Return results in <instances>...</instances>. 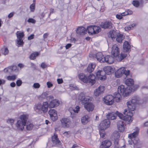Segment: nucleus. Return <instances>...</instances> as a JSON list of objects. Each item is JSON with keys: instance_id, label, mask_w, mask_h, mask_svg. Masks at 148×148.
I'll return each instance as SVG.
<instances>
[{"instance_id": "f257e3e1", "label": "nucleus", "mask_w": 148, "mask_h": 148, "mask_svg": "<svg viewBox=\"0 0 148 148\" xmlns=\"http://www.w3.org/2000/svg\"><path fill=\"white\" fill-rule=\"evenodd\" d=\"M139 97L137 96H135L131 100L127 103L128 109H125L123 113L125 115L123 117V120L128 123H130L132 121L133 118L132 116L133 113L132 112L135 110L136 104L139 103Z\"/></svg>"}, {"instance_id": "f03ea898", "label": "nucleus", "mask_w": 148, "mask_h": 148, "mask_svg": "<svg viewBox=\"0 0 148 148\" xmlns=\"http://www.w3.org/2000/svg\"><path fill=\"white\" fill-rule=\"evenodd\" d=\"M42 97L46 98L49 102V108H53L58 106L60 104L59 101L56 99H54V97L52 95L47 96V94L46 92H44L41 95Z\"/></svg>"}, {"instance_id": "7ed1b4c3", "label": "nucleus", "mask_w": 148, "mask_h": 148, "mask_svg": "<svg viewBox=\"0 0 148 148\" xmlns=\"http://www.w3.org/2000/svg\"><path fill=\"white\" fill-rule=\"evenodd\" d=\"M135 130V131L133 133L128 134V137L130 139L128 140L129 144L132 145L133 144L134 145H135L138 142V139L136 138V137L138 135L139 129L138 127H136Z\"/></svg>"}, {"instance_id": "20e7f679", "label": "nucleus", "mask_w": 148, "mask_h": 148, "mask_svg": "<svg viewBox=\"0 0 148 148\" xmlns=\"http://www.w3.org/2000/svg\"><path fill=\"white\" fill-rule=\"evenodd\" d=\"M27 118V115L23 114L20 116V120L17 121L16 124V126L18 130L22 131L24 129Z\"/></svg>"}, {"instance_id": "39448f33", "label": "nucleus", "mask_w": 148, "mask_h": 148, "mask_svg": "<svg viewBox=\"0 0 148 148\" xmlns=\"http://www.w3.org/2000/svg\"><path fill=\"white\" fill-rule=\"evenodd\" d=\"M49 108V104L47 102H43L42 104H38L37 105L35 111L38 114H41L42 113L46 112L48 110V108Z\"/></svg>"}, {"instance_id": "423d86ee", "label": "nucleus", "mask_w": 148, "mask_h": 148, "mask_svg": "<svg viewBox=\"0 0 148 148\" xmlns=\"http://www.w3.org/2000/svg\"><path fill=\"white\" fill-rule=\"evenodd\" d=\"M132 91V88L130 87H125L123 85L119 86L118 91L123 97L127 96Z\"/></svg>"}, {"instance_id": "0eeeda50", "label": "nucleus", "mask_w": 148, "mask_h": 148, "mask_svg": "<svg viewBox=\"0 0 148 148\" xmlns=\"http://www.w3.org/2000/svg\"><path fill=\"white\" fill-rule=\"evenodd\" d=\"M115 74L116 77L117 78L121 77L123 74L127 76L130 75V71L128 70H126V68L122 67L116 71Z\"/></svg>"}, {"instance_id": "6e6552de", "label": "nucleus", "mask_w": 148, "mask_h": 148, "mask_svg": "<svg viewBox=\"0 0 148 148\" xmlns=\"http://www.w3.org/2000/svg\"><path fill=\"white\" fill-rule=\"evenodd\" d=\"M87 29L88 34L91 35L97 34L101 31V29L99 26L95 25L88 26Z\"/></svg>"}, {"instance_id": "1a4fd4ad", "label": "nucleus", "mask_w": 148, "mask_h": 148, "mask_svg": "<svg viewBox=\"0 0 148 148\" xmlns=\"http://www.w3.org/2000/svg\"><path fill=\"white\" fill-rule=\"evenodd\" d=\"M90 97L86 95L84 92H81L78 96V99L80 100L82 102V103L84 105L88 103L90 100Z\"/></svg>"}, {"instance_id": "9d476101", "label": "nucleus", "mask_w": 148, "mask_h": 148, "mask_svg": "<svg viewBox=\"0 0 148 148\" xmlns=\"http://www.w3.org/2000/svg\"><path fill=\"white\" fill-rule=\"evenodd\" d=\"M110 123L108 119L103 120L100 123L99 128L100 130H104L110 126Z\"/></svg>"}, {"instance_id": "9b49d317", "label": "nucleus", "mask_w": 148, "mask_h": 148, "mask_svg": "<svg viewBox=\"0 0 148 148\" xmlns=\"http://www.w3.org/2000/svg\"><path fill=\"white\" fill-rule=\"evenodd\" d=\"M103 101L106 104L111 105L114 102L113 96L111 95H107L104 97Z\"/></svg>"}, {"instance_id": "f8f14e48", "label": "nucleus", "mask_w": 148, "mask_h": 148, "mask_svg": "<svg viewBox=\"0 0 148 148\" xmlns=\"http://www.w3.org/2000/svg\"><path fill=\"white\" fill-rule=\"evenodd\" d=\"M95 73L97 78L100 80H104L106 78V76L105 75V73L104 71L98 70Z\"/></svg>"}, {"instance_id": "ddd939ff", "label": "nucleus", "mask_w": 148, "mask_h": 148, "mask_svg": "<svg viewBox=\"0 0 148 148\" xmlns=\"http://www.w3.org/2000/svg\"><path fill=\"white\" fill-rule=\"evenodd\" d=\"M60 121L62 127L64 128L68 127L71 123L70 119L66 118L62 119Z\"/></svg>"}, {"instance_id": "4468645a", "label": "nucleus", "mask_w": 148, "mask_h": 148, "mask_svg": "<svg viewBox=\"0 0 148 148\" xmlns=\"http://www.w3.org/2000/svg\"><path fill=\"white\" fill-rule=\"evenodd\" d=\"M48 114L50 116V118L53 121H55L57 120L58 117L57 112L56 110L51 109L49 111Z\"/></svg>"}, {"instance_id": "2eb2a0df", "label": "nucleus", "mask_w": 148, "mask_h": 148, "mask_svg": "<svg viewBox=\"0 0 148 148\" xmlns=\"http://www.w3.org/2000/svg\"><path fill=\"white\" fill-rule=\"evenodd\" d=\"M119 49L117 45H114L112 48L111 53L115 58L117 57L119 54Z\"/></svg>"}, {"instance_id": "dca6fc26", "label": "nucleus", "mask_w": 148, "mask_h": 148, "mask_svg": "<svg viewBox=\"0 0 148 148\" xmlns=\"http://www.w3.org/2000/svg\"><path fill=\"white\" fill-rule=\"evenodd\" d=\"M104 90V86H100L94 91V94L96 96H98L103 93Z\"/></svg>"}, {"instance_id": "f3484780", "label": "nucleus", "mask_w": 148, "mask_h": 148, "mask_svg": "<svg viewBox=\"0 0 148 148\" xmlns=\"http://www.w3.org/2000/svg\"><path fill=\"white\" fill-rule=\"evenodd\" d=\"M114 57L112 56L107 55L104 57V59H103V62H106L109 64H112L113 63L114 60Z\"/></svg>"}, {"instance_id": "a211bd4d", "label": "nucleus", "mask_w": 148, "mask_h": 148, "mask_svg": "<svg viewBox=\"0 0 148 148\" xmlns=\"http://www.w3.org/2000/svg\"><path fill=\"white\" fill-rule=\"evenodd\" d=\"M112 143L110 141L106 140L103 141L100 146V148H108L111 145Z\"/></svg>"}, {"instance_id": "6ab92c4d", "label": "nucleus", "mask_w": 148, "mask_h": 148, "mask_svg": "<svg viewBox=\"0 0 148 148\" xmlns=\"http://www.w3.org/2000/svg\"><path fill=\"white\" fill-rule=\"evenodd\" d=\"M95 76L92 74H91L87 77L88 82L91 85H93L95 82Z\"/></svg>"}, {"instance_id": "aec40b11", "label": "nucleus", "mask_w": 148, "mask_h": 148, "mask_svg": "<svg viewBox=\"0 0 148 148\" xmlns=\"http://www.w3.org/2000/svg\"><path fill=\"white\" fill-rule=\"evenodd\" d=\"M52 141L54 145H58L60 144V141L59 140L57 135L54 134L51 138Z\"/></svg>"}, {"instance_id": "412c9836", "label": "nucleus", "mask_w": 148, "mask_h": 148, "mask_svg": "<svg viewBox=\"0 0 148 148\" xmlns=\"http://www.w3.org/2000/svg\"><path fill=\"white\" fill-rule=\"evenodd\" d=\"M117 127L118 130L120 132H123L124 131L125 128L123 125V120H119L118 121Z\"/></svg>"}, {"instance_id": "4be33fe9", "label": "nucleus", "mask_w": 148, "mask_h": 148, "mask_svg": "<svg viewBox=\"0 0 148 148\" xmlns=\"http://www.w3.org/2000/svg\"><path fill=\"white\" fill-rule=\"evenodd\" d=\"M112 23L109 21L102 23L101 25V27L104 29L110 28L112 27Z\"/></svg>"}, {"instance_id": "5701e85b", "label": "nucleus", "mask_w": 148, "mask_h": 148, "mask_svg": "<svg viewBox=\"0 0 148 148\" xmlns=\"http://www.w3.org/2000/svg\"><path fill=\"white\" fill-rule=\"evenodd\" d=\"M84 107L88 112L92 111L94 108L93 104L91 103H88L84 105Z\"/></svg>"}, {"instance_id": "b1692460", "label": "nucleus", "mask_w": 148, "mask_h": 148, "mask_svg": "<svg viewBox=\"0 0 148 148\" xmlns=\"http://www.w3.org/2000/svg\"><path fill=\"white\" fill-rule=\"evenodd\" d=\"M105 72V75L106 74L107 75L110 74L113 72V69L112 67L110 66H106L103 68V71Z\"/></svg>"}, {"instance_id": "393cba45", "label": "nucleus", "mask_w": 148, "mask_h": 148, "mask_svg": "<svg viewBox=\"0 0 148 148\" xmlns=\"http://www.w3.org/2000/svg\"><path fill=\"white\" fill-rule=\"evenodd\" d=\"M107 119L113 120L116 119V114L113 112H111L109 113L106 115Z\"/></svg>"}, {"instance_id": "a878e982", "label": "nucleus", "mask_w": 148, "mask_h": 148, "mask_svg": "<svg viewBox=\"0 0 148 148\" xmlns=\"http://www.w3.org/2000/svg\"><path fill=\"white\" fill-rule=\"evenodd\" d=\"M80 107L78 106H77L74 108L72 109V108H69V110L70 111V113L72 117L73 116H72V114L74 115V114L76 113H78Z\"/></svg>"}, {"instance_id": "bb28decb", "label": "nucleus", "mask_w": 148, "mask_h": 148, "mask_svg": "<svg viewBox=\"0 0 148 148\" xmlns=\"http://www.w3.org/2000/svg\"><path fill=\"white\" fill-rule=\"evenodd\" d=\"M86 32V30L85 27H81L77 28L76 32L77 34L83 35Z\"/></svg>"}, {"instance_id": "cd10ccee", "label": "nucleus", "mask_w": 148, "mask_h": 148, "mask_svg": "<svg viewBox=\"0 0 148 148\" xmlns=\"http://www.w3.org/2000/svg\"><path fill=\"white\" fill-rule=\"evenodd\" d=\"M121 95H122L119 92H116L114 94V99L117 102L120 101L121 99Z\"/></svg>"}, {"instance_id": "c85d7f7f", "label": "nucleus", "mask_w": 148, "mask_h": 148, "mask_svg": "<svg viewBox=\"0 0 148 148\" xmlns=\"http://www.w3.org/2000/svg\"><path fill=\"white\" fill-rule=\"evenodd\" d=\"M104 56L101 52L97 53L96 55V58L97 60L100 62H103L102 60L104 59Z\"/></svg>"}, {"instance_id": "c756f323", "label": "nucleus", "mask_w": 148, "mask_h": 148, "mask_svg": "<svg viewBox=\"0 0 148 148\" xmlns=\"http://www.w3.org/2000/svg\"><path fill=\"white\" fill-rule=\"evenodd\" d=\"M78 77L79 79L84 83L88 82L87 77L83 73H80L78 75Z\"/></svg>"}, {"instance_id": "7c9ffc66", "label": "nucleus", "mask_w": 148, "mask_h": 148, "mask_svg": "<svg viewBox=\"0 0 148 148\" xmlns=\"http://www.w3.org/2000/svg\"><path fill=\"white\" fill-rule=\"evenodd\" d=\"M96 66V64L95 63H92L89 64L87 67V70L89 73L92 72L94 71Z\"/></svg>"}, {"instance_id": "2f4dec72", "label": "nucleus", "mask_w": 148, "mask_h": 148, "mask_svg": "<svg viewBox=\"0 0 148 148\" xmlns=\"http://www.w3.org/2000/svg\"><path fill=\"white\" fill-rule=\"evenodd\" d=\"M89 119V117L87 115L83 116L81 119V122L83 125H85L88 122Z\"/></svg>"}, {"instance_id": "473e14b6", "label": "nucleus", "mask_w": 148, "mask_h": 148, "mask_svg": "<svg viewBox=\"0 0 148 148\" xmlns=\"http://www.w3.org/2000/svg\"><path fill=\"white\" fill-rule=\"evenodd\" d=\"M130 46L127 41H125L123 43V48L124 50L127 52L130 49Z\"/></svg>"}, {"instance_id": "72a5a7b5", "label": "nucleus", "mask_w": 148, "mask_h": 148, "mask_svg": "<svg viewBox=\"0 0 148 148\" xmlns=\"http://www.w3.org/2000/svg\"><path fill=\"white\" fill-rule=\"evenodd\" d=\"M125 84L128 87L132 86L134 84L133 80L131 78L127 79L125 81Z\"/></svg>"}, {"instance_id": "f704fd0d", "label": "nucleus", "mask_w": 148, "mask_h": 148, "mask_svg": "<svg viewBox=\"0 0 148 148\" xmlns=\"http://www.w3.org/2000/svg\"><path fill=\"white\" fill-rule=\"evenodd\" d=\"M124 38L123 36L121 34H118L116 36V40L119 42H121Z\"/></svg>"}, {"instance_id": "c9c22d12", "label": "nucleus", "mask_w": 148, "mask_h": 148, "mask_svg": "<svg viewBox=\"0 0 148 148\" xmlns=\"http://www.w3.org/2000/svg\"><path fill=\"white\" fill-rule=\"evenodd\" d=\"M127 56V54L125 53L123 54L122 53H121L119 56L118 57V59H117V60L119 61H121L124 58H125Z\"/></svg>"}, {"instance_id": "e433bc0d", "label": "nucleus", "mask_w": 148, "mask_h": 148, "mask_svg": "<svg viewBox=\"0 0 148 148\" xmlns=\"http://www.w3.org/2000/svg\"><path fill=\"white\" fill-rule=\"evenodd\" d=\"M136 26V24L135 23H133L131 25H130L128 26L125 27V30L126 31H128L132 29V28H133L134 27Z\"/></svg>"}, {"instance_id": "4c0bfd02", "label": "nucleus", "mask_w": 148, "mask_h": 148, "mask_svg": "<svg viewBox=\"0 0 148 148\" xmlns=\"http://www.w3.org/2000/svg\"><path fill=\"white\" fill-rule=\"evenodd\" d=\"M109 36H110L112 40H113L116 36L115 31H110L109 33Z\"/></svg>"}, {"instance_id": "58836bf2", "label": "nucleus", "mask_w": 148, "mask_h": 148, "mask_svg": "<svg viewBox=\"0 0 148 148\" xmlns=\"http://www.w3.org/2000/svg\"><path fill=\"white\" fill-rule=\"evenodd\" d=\"M39 55L38 52H35L31 54L30 56V59L31 60H34L36 58V57Z\"/></svg>"}, {"instance_id": "ea45409f", "label": "nucleus", "mask_w": 148, "mask_h": 148, "mask_svg": "<svg viewBox=\"0 0 148 148\" xmlns=\"http://www.w3.org/2000/svg\"><path fill=\"white\" fill-rule=\"evenodd\" d=\"M113 137L114 140H119L120 137V134L118 132H115L113 133Z\"/></svg>"}, {"instance_id": "a19ab883", "label": "nucleus", "mask_w": 148, "mask_h": 148, "mask_svg": "<svg viewBox=\"0 0 148 148\" xmlns=\"http://www.w3.org/2000/svg\"><path fill=\"white\" fill-rule=\"evenodd\" d=\"M16 35L17 38L20 39H22L24 35L23 32H17Z\"/></svg>"}, {"instance_id": "79ce46f5", "label": "nucleus", "mask_w": 148, "mask_h": 148, "mask_svg": "<svg viewBox=\"0 0 148 148\" xmlns=\"http://www.w3.org/2000/svg\"><path fill=\"white\" fill-rule=\"evenodd\" d=\"M16 78V75H9L7 77V79L10 81H14L15 80Z\"/></svg>"}, {"instance_id": "37998d69", "label": "nucleus", "mask_w": 148, "mask_h": 148, "mask_svg": "<svg viewBox=\"0 0 148 148\" xmlns=\"http://www.w3.org/2000/svg\"><path fill=\"white\" fill-rule=\"evenodd\" d=\"M33 125L32 123L27 122V123L26 128L27 130H30L32 129Z\"/></svg>"}, {"instance_id": "c03bdc74", "label": "nucleus", "mask_w": 148, "mask_h": 148, "mask_svg": "<svg viewBox=\"0 0 148 148\" xmlns=\"http://www.w3.org/2000/svg\"><path fill=\"white\" fill-rule=\"evenodd\" d=\"M16 69V66H15L9 67L8 73H11L12 71L15 70Z\"/></svg>"}, {"instance_id": "a18cd8bd", "label": "nucleus", "mask_w": 148, "mask_h": 148, "mask_svg": "<svg viewBox=\"0 0 148 148\" xmlns=\"http://www.w3.org/2000/svg\"><path fill=\"white\" fill-rule=\"evenodd\" d=\"M115 113L116 114V116H117L121 119V120H123V117L124 116H123V114L119 113L118 111H116Z\"/></svg>"}, {"instance_id": "49530a36", "label": "nucleus", "mask_w": 148, "mask_h": 148, "mask_svg": "<svg viewBox=\"0 0 148 148\" xmlns=\"http://www.w3.org/2000/svg\"><path fill=\"white\" fill-rule=\"evenodd\" d=\"M132 13V12L130 10H127L125 11V12H123V16H125L131 14Z\"/></svg>"}, {"instance_id": "de8ad7c7", "label": "nucleus", "mask_w": 148, "mask_h": 148, "mask_svg": "<svg viewBox=\"0 0 148 148\" xmlns=\"http://www.w3.org/2000/svg\"><path fill=\"white\" fill-rule=\"evenodd\" d=\"M132 3L134 6L136 7H138L140 5L139 2L136 0L133 1Z\"/></svg>"}, {"instance_id": "09e8293b", "label": "nucleus", "mask_w": 148, "mask_h": 148, "mask_svg": "<svg viewBox=\"0 0 148 148\" xmlns=\"http://www.w3.org/2000/svg\"><path fill=\"white\" fill-rule=\"evenodd\" d=\"M29 8L31 11H34L35 8V3H33L30 5Z\"/></svg>"}, {"instance_id": "8fccbe9b", "label": "nucleus", "mask_w": 148, "mask_h": 148, "mask_svg": "<svg viewBox=\"0 0 148 148\" xmlns=\"http://www.w3.org/2000/svg\"><path fill=\"white\" fill-rule=\"evenodd\" d=\"M114 147L118 148L119 147V140H114Z\"/></svg>"}, {"instance_id": "3c124183", "label": "nucleus", "mask_w": 148, "mask_h": 148, "mask_svg": "<svg viewBox=\"0 0 148 148\" xmlns=\"http://www.w3.org/2000/svg\"><path fill=\"white\" fill-rule=\"evenodd\" d=\"M99 133L101 137L103 138L104 137L105 135V133L104 130H100Z\"/></svg>"}, {"instance_id": "603ef678", "label": "nucleus", "mask_w": 148, "mask_h": 148, "mask_svg": "<svg viewBox=\"0 0 148 148\" xmlns=\"http://www.w3.org/2000/svg\"><path fill=\"white\" fill-rule=\"evenodd\" d=\"M23 42L22 39H18L17 40V44L21 46L23 45Z\"/></svg>"}, {"instance_id": "864d4df0", "label": "nucleus", "mask_w": 148, "mask_h": 148, "mask_svg": "<svg viewBox=\"0 0 148 148\" xmlns=\"http://www.w3.org/2000/svg\"><path fill=\"white\" fill-rule=\"evenodd\" d=\"M27 22L29 23H32L34 24L36 23V21L33 18H29L27 20Z\"/></svg>"}, {"instance_id": "5fc2aeb1", "label": "nucleus", "mask_w": 148, "mask_h": 148, "mask_svg": "<svg viewBox=\"0 0 148 148\" xmlns=\"http://www.w3.org/2000/svg\"><path fill=\"white\" fill-rule=\"evenodd\" d=\"M14 121V120L11 119H8L7 120V122L8 123H10L12 125L13 124Z\"/></svg>"}, {"instance_id": "6e6d98bb", "label": "nucleus", "mask_w": 148, "mask_h": 148, "mask_svg": "<svg viewBox=\"0 0 148 148\" xmlns=\"http://www.w3.org/2000/svg\"><path fill=\"white\" fill-rule=\"evenodd\" d=\"M123 14V13L120 14H117L116 15V17L119 19H121L122 18V16H124Z\"/></svg>"}, {"instance_id": "4d7b16f0", "label": "nucleus", "mask_w": 148, "mask_h": 148, "mask_svg": "<svg viewBox=\"0 0 148 148\" xmlns=\"http://www.w3.org/2000/svg\"><path fill=\"white\" fill-rule=\"evenodd\" d=\"M22 82L21 80L18 79V80L16 82V84L17 86H20L22 84Z\"/></svg>"}, {"instance_id": "13d9d810", "label": "nucleus", "mask_w": 148, "mask_h": 148, "mask_svg": "<svg viewBox=\"0 0 148 148\" xmlns=\"http://www.w3.org/2000/svg\"><path fill=\"white\" fill-rule=\"evenodd\" d=\"M47 85L48 88H50L53 86V84L50 82H47Z\"/></svg>"}, {"instance_id": "bf43d9fd", "label": "nucleus", "mask_w": 148, "mask_h": 148, "mask_svg": "<svg viewBox=\"0 0 148 148\" xmlns=\"http://www.w3.org/2000/svg\"><path fill=\"white\" fill-rule=\"evenodd\" d=\"M64 135L66 137H69L71 135V133L69 132H65L63 133Z\"/></svg>"}, {"instance_id": "052dcab7", "label": "nucleus", "mask_w": 148, "mask_h": 148, "mask_svg": "<svg viewBox=\"0 0 148 148\" xmlns=\"http://www.w3.org/2000/svg\"><path fill=\"white\" fill-rule=\"evenodd\" d=\"M33 86L35 88H38L40 87V85L38 83H35L34 84Z\"/></svg>"}, {"instance_id": "680f3d73", "label": "nucleus", "mask_w": 148, "mask_h": 148, "mask_svg": "<svg viewBox=\"0 0 148 148\" xmlns=\"http://www.w3.org/2000/svg\"><path fill=\"white\" fill-rule=\"evenodd\" d=\"M34 35L33 34L31 35L30 36L28 37V40H30L33 39L34 38Z\"/></svg>"}, {"instance_id": "e2e57ef3", "label": "nucleus", "mask_w": 148, "mask_h": 148, "mask_svg": "<svg viewBox=\"0 0 148 148\" xmlns=\"http://www.w3.org/2000/svg\"><path fill=\"white\" fill-rule=\"evenodd\" d=\"M14 12H12L10 13L8 15V18H11L13 16H14Z\"/></svg>"}, {"instance_id": "0e129e2a", "label": "nucleus", "mask_w": 148, "mask_h": 148, "mask_svg": "<svg viewBox=\"0 0 148 148\" xmlns=\"http://www.w3.org/2000/svg\"><path fill=\"white\" fill-rule=\"evenodd\" d=\"M57 81L58 84H62L63 82V80L62 79H57Z\"/></svg>"}, {"instance_id": "69168bd1", "label": "nucleus", "mask_w": 148, "mask_h": 148, "mask_svg": "<svg viewBox=\"0 0 148 148\" xmlns=\"http://www.w3.org/2000/svg\"><path fill=\"white\" fill-rule=\"evenodd\" d=\"M9 53V50L7 48H5L4 49V54L5 55H7Z\"/></svg>"}, {"instance_id": "338daca9", "label": "nucleus", "mask_w": 148, "mask_h": 148, "mask_svg": "<svg viewBox=\"0 0 148 148\" xmlns=\"http://www.w3.org/2000/svg\"><path fill=\"white\" fill-rule=\"evenodd\" d=\"M71 46V44L69 43L66 45L65 46V48L66 49H69Z\"/></svg>"}, {"instance_id": "774afa93", "label": "nucleus", "mask_w": 148, "mask_h": 148, "mask_svg": "<svg viewBox=\"0 0 148 148\" xmlns=\"http://www.w3.org/2000/svg\"><path fill=\"white\" fill-rule=\"evenodd\" d=\"M47 66L44 63H42L41 64V67L42 68H45Z\"/></svg>"}]
</instances>
